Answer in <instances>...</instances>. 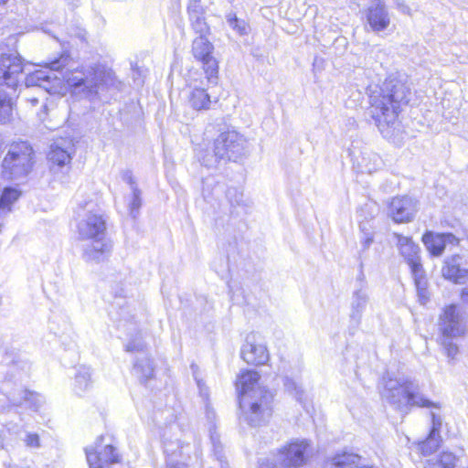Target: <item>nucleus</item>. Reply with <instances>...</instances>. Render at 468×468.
<instances>
[{
    "label": "nucleus",
    "mask_w": 468,
    "mask_h": 468,
    "mask_svg": "<svg viewBox=\"0 0 468 468\" xmlns=\"http://www.w3.org/2000/svg\"><path fill=\"white\" fill-rule=\"evenodd\" d=\"M373 159L375 162L379 160V158L377 155H373Z\"/></svg>",
    "instance_id": "53"
},
{
    "label": "nucleus",
    "mask_w": 468,
    "mask_h": 468,
    "mask_svg": "<svg viewBox=\"0 0 468 468\" xmlns=\"http://www.w3.org/2000/svg\"><path fill=\"white\" fill-rule=\"evenodd\" d=\"M374 172H376L375 167L369 164L362 165V169L359 171V173H361V174H368V175H370Z\"/></svg>",
    "instance_id": "45"
},
{
    "label": "nucleus",
    "mask_w": 468,
    "mask_h": 468,
    "mask_svg": "<svg viewBox=\"0 0 468 468\" xmlns=\"http://www.w3.org/2000/svg\"><path fill=\"white\" fill-rule=\"evenodd\" d=\"M309 443L307 441H294L280 449L277 459L281 465L286 467H299L305 463Z\"/></svg>",
    "instance_id": "13"
},
{
    "label": "nucleus",
    "mask_w": 468,
    "mask_h": 468,
    "mask_svg": "<svg viewBox=\"0 0 468 468\" xmlns=\"http://www.w3.org/2000/svg\"><path fill=\"white\" fill-rule=\"evenodd\" d=\"M68 60L69 56L61 55L59 58L51 61L48 67L29 73L25 79L26 86L39 87L48 93H58L66 81L75 91H82L91 97L113 85V72L100 66L62 74L60 70L67 65Z\"/></svg>",
    "instance_id": "1"
},
{
    "label": "nucleus",
    "mask_w": 468,
    "mask_h": 468,
    "mask_svg": "<svg viewBox=\"0 0 468 468\" xmlns=\"http://www.w3.org/2000/svg\"><path fill=\"white\" fill-rule=\"evenodd\" d=\"M21 191L16 187L6 186L0 196V217L5 216L12 210V205L18 200Z\"/></svg>",
    "instance_id": "24"
},
{
    "label": "nucleus",
    "mask_w": 468,
    "mask_h": 468,
    "mask_svg": "<svg viewBox=\"0 0 468 468\" xmlns=\"http://www.w3.org/2000/svg\"><path fill=\"white\" fill-rule=\"evenodd\" d=\"M114 294L116 297H124L125 296L124 291L122 288L120 291H115Z\"/></svg>",
    "instance_id": "51"
},
{
    "label": "nucleus",
    "mask_w": 468,
    "mask_h": 468,
    "mask_svg": "<svg viewBox=\"0 0 468 468\" xmlns=\"http://www.w3.org/2000/svg\"><path fill=\"white\" fill-rule=\"evenodd\" d=\"M27 101L32 106H36L38 103V99L36 97L29 98Z\"/></svg>",
    "instance_id": "50"
},
{
    "label": "nucleus",
    "mask_w": 468,
    "mask_h": 468,
    "mask_svg": "<svg viewBox=\"0 0 468 468\" xmlns=\"http://www.w3.org/2000/svg\"><path fill=\"white\" fill-rule=\"evenodd\" d=\"M42 108H43V111L41 112H37V115L40 120H44V116L46 115V111H47V105L43 104Z\"/></svg>",
    "instance_id": "49"
},
{
    "label": "nucleus",
    "mask_w": 468,
    "mask_h": 468,
    "mask_svg": "<svg viewBox=\"0 0 468 468\" xmlns=\"http://www.w3.org/2000/svg\"><path fill=\"white\" fill-rule=\"evenodd\" d=\"M241 357L246 363L254 366L264 365L269 360V351L260 335L250 333L246 336L241 347Z\"/></svg>",
    "instance_id": "12"
},
{
    "label": "nucleus",
    "mask_w": 468,
    "mask_h": 468,
    "mask_svg": "<svg viewBox=\"0 0 468 468\" xmlns=\"http://www.w3.org/2000/svg\"><path fill=\"white\" fill-rule=\"evenodd\" d=\"M191 368H192V371H193L194 378H195V379L197 381V387L199 388L200 394L203 397H207V388L205 383L201 379H199L198 377H197V367H196L195 365H192Z\"/></svg>",
    "instance_id": "42"
},
{
    "label": "nucleus",
    "mask_w": 468,
    "mask_h": 468,
    "mask_svg": "<svg viewBox=\"0 0 468 468\" xmlns=\"http://www.w3.org/2000/svg\"><path fill=\"white\" fill-rule=\"evenodd\" d=\"M110 250L111 245L104 241V239L93 240L91 245L85 248L83 259L89 262L99 263L107 258Z\"/></svg>",
    "instance_id": "23"
},
{
    "label": "nucleus",
    "mask_w": 468,
    "mask_h": 468,
    "mask_svg": "<svg viewBox=\"0 0 468 468\" xmlns=\"http://www.w3.org/2000/svg\"><path fill=\"white\" fill-rule=\"evenodd\" d=\"M214 47L207 37H197L192 43V54L202 64L207 84L216 85L218 80V62L212 55Z\"/></svg>",
    "instance_id": "8"
},
{
    "label": "nucleus",
    "mask_w": 468,
    "mask_h": 468,
    "mask_svg": "<svg viewBox=\"0 0 468 468\" xmlns=\"http://www.w3.org/2000/svg\"><path fill=\"white\" fill-rule=\"evenodd\" d=\"M144 345L141 340H134L128 343L125 346L127 352H138L132 374L139 380L141 384L145 385L154 377V364L149 355L144 350Z\"/></svg>",
    "instance_id": "11"
},
{
    "label": "nucleus",
    "mask_w": 468,
    "mask_h": 468,
    "mask_svg": "<svg viewBox=\"0 0 468 468\" xmlns=\"http://www.w3.org/2000/svg\"><path fill=\"white\" fill-rule=\"evenodd\" d=\"M367 21L374 32L387 29L390 24V17L386 5L381 2L370 5L367 11Z\"/></svg>",
    "instance_id": "21"
},
{
    "label": "nucleus",
    "mask_w": 468,
    "mask_h": 468,
    "mask_svg": "<svg viewBox=\"0 0 468 468\" xmlns=\"http://www.w3.org/2000/svg\"><path fill=\"white\" fill-rule=\"evenodd\" d=\"M127 183L130 185L133 191V195L128 205L130 215L133 218H136L142 207V191L136 186L133 177H128Z\"/></svg>",
    "instance_id": "28"
},
{
    "label": "nucleus",
    "mask_w": 468,
    "mask_h": 468,
    "mask_svg": "<svg viewBox=\"0 0 468 468\" xmlns=\"http://www.w3.org/2000/svg\"><path fill=\"white\" fill-rule=\"evenodd\" d=\"M106 222L101 215L89 213L84 219L78 224V233L82 239H104Z\"/></svg>",
    "instance_id": "14"
},
{
    "label": "nucleus",
    "mask_w": 468,
    "mask_h": 468,
    "mask_svg": "<svg viewBox=\"0 0 468 468\" xmlns=\"http://www.w3.org/2000/svg\"><path fill=\"white\" fill-rule=\"evenodd\" d=\"M420 303L425 304L430 299V293L427 288L417 290Z\"/></svg>",
    "instance_id": "44"
},
{
    "label": "nucleus",
    "mask_w": 468,
    "mask_h": 468,
    "mask_svg": "<svg viewBox=\"0 0 468 468\" xmlns=\"http://www.w3.org/2000/svg\"><path fill=\"white\" fill-rule=\"evenodd\" d=\"M167 466L169 468H184V465L182 463H172L170 461H167Z\"/></svg>",
    "instance_id": "48"
},
{
    "label": "nucleus",
    "mask_w": 468,
    "mask_h": 468,
    "mask_svg": "<svg viewBox=\"0 0 468 468\" xmlns=\"http://www.w3.org/2000/svg\"><path fill=\"white\" fill-rule=\"evenodd\" d=\"M455 337H440V344L442 346L445 355L450 359H454L459 353V347L452 342Z\"/></svg>",
    "instance_id": "36"
},
{
    "label": "nucleus",
    "mask_w": 468,
    "mask_h": 468,
    "mask_svg": "<svg viewBox=\"0 0 468 468\" xmlns=\"http://www.w3.org/2000/svg\"><path fill=\"white\" fill-rule=\"evenodd\" d=\"M283 386L285 390L292 395L297 401L304 406L305 403V393L302 386L292 378L288 377L283 379Z\"/></svg>",
    "instance_id": "30"
},
{
    "label": "nucleus",
    "mask_w": 468,
    "mask_h": 468,
    "mask_svg": "<svg viewBox=\"0 0 468 468\" xmlns=\"http://www.w3.org/2000/svg\"><path fill=\"white\" fill-rule=\"evenodd\" d=\"M35 152L26 141L13 142L8 145L7 153L2 161L4 174L10 176H27L33 171Z\"/></svg>",
    "instance_id": "6"
},
{
    "label": "nucleus",
    "mask_w": 468,
    "mask_h": 468,
    "mask_svg": "<svg viewBox=\"0 0 468 468\" xmlns=\"http://www.w3.org/2000/svg\"><path fill=\"white\" fill-rule=\"evenodd\" d=\"M22 73L23 66L19 58L0 56V122L8 121L12 113L11 94L4 88L15 91Z\"/></svg>",
    "instance_id": "5"
},
{
    "label": "nucleus",
    "mask_w": 468,
    "mask_h": 468,
    "mask_svg": "<svg viewBox=\"0 0 468 468\" xmlns=\"http://www.w3.org/2000/svg\"><path fill=\"white\" fill-rule=\"evenodd\" d=\"M218 156L236 162L246 155L249 145L246 137L234 129L221 132L214 141Z\"/></svg>",
    "instance_id": "7"
},
{
    "label": "nucleus",
    "mask_w": 468,
    "mask_h": 468,
    "mask_svg": "<svg viewBox=\"0 0 468 468\" xmlns=\"http://www.w3.org/2000/svg\"><path fill=\"white\" fill-rule=\"evenodd\" d=\"M367 159L365 157L362 158V163H365Z\"/></svg>",
    "instance_id": "56"
},
{
    "label": "nucleus",
    "mask_w": 468,
    "mask_h": 468,
    "mask_svg": "<svg viewBox=\"0 0 468 468\" xmlns=\"http://www.w3.org/2000/svg\"><path fill=\"white\" fill-rule=\"evenodd\" d=\"M6 427H7L8 431H10V432H13V433L18 432V427L16 425L9 424V425H6Z\"/></svg>",
    "instance_id": "47"
},
{
    "label": "nucleus",
    "mask_w": 468,
    "mask_h": 468,
    "mask_svg": "<svg viewBox=\"0 0 468 468\" xmlns=\"http://www.w3.org/2000/svg\"><path fill=\"white\" fill-rule=\"evenodd\" d=\"M227 197L232 205L243 206L245 207H250V201L249 199H244L243 193L238 192L235 188L228 189Z\"/></svg>",
    "instance_id": "37"
},
{
    "label": "nucleus",
    "mask_w": 468,
    "mask_h": 468,
    "mask_svg": "<svg viewBox=\"0 0 468 468\" xmlns=\"http://www.w3.org/2000/svg\"><path fill=\"white\" fill-rule=\"evenodd\" d=\"M431 429L430 434L435 435V436H440V430L442 425V419H441V415L436 414L434 412H431Z\"/></svg>",
    "instance_id": "41"
},
{
    "label": "nucleus",
    "mask_w": 468,
    "mask_h": 468,
    "mask_svg": "<svg viewBox=\"0 0 468 468\" xmlns=\"http://www.w3.org/2000/svg\"><path fill=\"white\" fill-rule=\"evenodd\" d=\"M226 19L229 27H232L240 36L249 34V24L244 20L239 19L235 13L228 14L226 16Z\"/></svg>",
    "instance_id": "33"
},
{
    "label": "nucleus",
    "mask_w": 468,
    "mask_h": 468,
    "mask_svg": "<svg viewBox=\"0 0 468 468\" xmlns=\"http://www.w3.org/2000/svg\"><path fill=\"white\" fill-rule=\"evenodd\" d=\"M259 378L255 370H245L236 382L239 408L244 410L245 419L251 427L261 426L271 415L273 395L262 388H255Z\"/></svg>",
    "instance_id": "2"
},
{
    "label": "nucleus",
    "mask_w": 468,
    "mask_h": 468,
    "mask_svg": "<svg viewBox=\"0 0 468 468\" xmlns=\"http://www.w3.org/2000/svg\"><path fill=\"white\" fill-rule=\"evenodd\" d=\"M75 145L70 138H58L50 145L48 159L52 164L64 166L70 163Z\"/></svg>",
    "instance_id": "17"
},
{
    "label": "nucleus",
    "mask_w": 468,
    "mask_h": 468,
    "mask_svg": "<svg viewBox=\"0 0 468 468\" xmlns=\"http://www.w3.org/2000/svg\"><path fill=\"white\" fill-rule=\"evenodd\" d=\"M8 0H0V5H4L6 4Z\"/></svg>",
    "instance_id": "52"
},
{
    "label": "nucleus",
    "mask_w": 468,
    "mask_h": 468,
    "mask_svg": "<svg viewBox=\"0 0 468 468\" xmlns=\"http://www.w3.org/2000/svg\"><path fill=\"white\" fill-rule=\"evenodd\" d=\"M203 85L204 81L197 79H192L189 82V86L192 88L189 94V103L197 111L207 110L211 104L210 96L207 93L206 88L202 87Z\"/></svg>",
    "instance_id": "22"
},
{
    "label": "nucleus",
    "mask_w": 468,
    "mask_h": 468,
    "mask_svg": "<svg viewBox=\"0 0 468 468\" xmlns=\"http://www.w3.org/2000/svg\"><path fill=\"white\" fill-rule=\"evenodd\" d=\"M356 468H373V467H372V466H367V465H365V466L356 467Z\"/></svg>",
    "instance_id": "54"
},
{
    "label": "nucleus",
    "mask_w": 468,
    "mask_h": 468,
    "mask_svg": "<svg viewBox=\"0 0 468 468\" xmlns=\"http://www.w3.org/2000/svg\"><path fill=\"white\" fill-rule=\"evenodd\" d=\"M369 294L367 289L361 286L354 291L350 303V324L354 327H357L362 320L363 314L369 303Z\"/></svg>",
    "instance_id": "19"
},
{
    "label": "nucleus",
    "mask_w": 468,
    "mask_h": 468,
    "mask_svg": "<svg viewBox=\"0 0 468 468\" xmlns=\"http://www.w3.org/2000/svg\"><path fill=\"white\" fill-rule=\"evenodd\" d=\"M360 456L356 453L344 452L337 453L332 458V464L336 468H347L358 463Z\"/></svg>",
    "instance_id": "29"
},
{
    "label": "nucleus",
    "mask_w": 468,
    "mask_h": 468,
    "mask_svg": "<svg viewBox=\"0 0 468 468\" xmlns=\"http://www.w3.org/2000/svg\"><path fill=\"white\" fill-rule=\"evenodd\" d=\"M398 239L397 245L399 247L401 256L410 266V270L422 266L420 256V247L410 237H405L400 234L395 233Z\"/></svg>",
    "instance_id": "20"
},
{
    "label": "nucleus",
    "mask_w": 468,
    "mask_h": 468,
    "mask_svg": "<svg viewBox=\"0 0 468 468\" xmlns=\"http://www.w3.org/2000/svg\"><path fill=\"white\" fill-rule=\"evenodd\" d=\"M25 442L28 447H39V437L37 433H27L25 438Z\"/></svg>",
    "instance_id": "43"
},
{
    "label": "nucleus",
    "mask_w": 468,
    "mask_h": 468,
    "mask_svg": "<svg viewBox=\"0 0 468 468\" xmlns=\"http://www.w3.org/2000/svg\"><path fill=\"white\" fill-rule=\"evenodd\" d=\"M67 2H74L75 0H66Z\"/></svg>",
    "instance_id": "57"
},
{
    "label": "nucleus",
    "mask_w": 468,
    "mask_h": 468,
    "mask_svg": "<svg viewBox=\"0 0 468 468\" xmlns=\"http://www.w3.org/2000/svg\"><path fill=\"white\" fill-rule=\"evenodd\" d=\"M360 244H361V252L367 250L374 241V233L372 231V227L368 225V222H361L360 223Z\"/></svg>",
    "instance_id": "32"
},
{
    "label": "nucleus",
    "mask_w": 468,
    "mask_h": 468,
    "mask_svg": "<svg viewBox=\"0 0 468 468\" xmlns=\"http://www.w3.org/2000/svg\"><path fill=\"white\" fill-rule=\"evenodd\" d=\"M463 257L452 255L445 260L441 269L442 276L454 283L463 284L468 281V269L463 268Z\"/></svg>",
    "instance_id": "18"
},
{
    "label": "nucleus",
    "mask_w": 468,
    "mask_h": 468,
    "mask_svg": "<svg viewBox=\"0 0 468 468\" xmlns=\"http://www.w3.org/2000/svg\"><path fill=\"white\" fill-rule=\"evenodd\" d=\"M461 296H462L463 301L468 303V286L464 287L462 290Z\"/></svg>",
    "instance_id": "46"
},
{
    "label": "nucleus",
    "mask_w": 468,
    "mask_h": 468,
    "mask_svg": "<svg viewBox=\"0 0 468 468\" xmlns=\"http://www.w3.org/2000/svg\"><path fill=\"white\" fill-rule=\"evenodd\" d=\"M410 90L400 80H386L378 91L370 96L372 115L384 136L391 134L392 127L399 116L402 105L409 101Z\"/></svg>",
    "instance_id": "3"
},
{
    "label": "nucleus",
    "mask_w": 468,
    "mask_h": 468,
    "mask_svg": "<svg viewBox=\"0 0 468 468\" xmlns=\"http://www.w3.org/2000/svg\"><path fill=\"white\" fill-rule=\"evenodd\" d=\"M410 271H411V273H412V276L414 279L416 289L422 290L424 288H427V280L425 278V272H424L423 267L420 266V267L412 269Z\"/></svg>",
    "instance_id": "38"
},
{
    "label": "nucleus",
    "mask_w": 468,
    "mask_h": 468,
    "mask_svg": "<svg viewBox=\"0 0 468 468\" xmlns=\"http://www.w3.org/2000/svg\"><path fill=\"white\" fill-rule=\"evenodd\" d=\"M458 458L451 452H442L436 458L429 460L424 468H458Z\"/></svg>",
    "instance_id": "26"
},
{
    "label": "nucleus",
    "mask_w": 468,
    "mask_h": 468,
    "mask_svg": "<svg viewBox=\"0 0 468 468\" xmlns=\"http://www.w3.org/2000/svg\"><path fill=\"white\" fill-rule=\"evenodd\" d=\"M187 13H188L189 18H192V17L203 16L204 9L198 0H192V1H190L189 5L187 6Z\"/></svg>",
    "instance_id": "40"
},
{
    "label": "nucleus",
    "mask_w": 468,
    "mask_h": 468,
    "mask_svg": "<svg viewBox=\"0 0 468 468\" xmlns=\"http://www.w3.org/2000/svg\"><path fill=\"white\" fill-rule=\"evenodd\" d=\"M221 160H225L224 156H218L216 153V144H214L213 153L205 151L199 155V161L202 165L207 168L217 167Z\"/></svg>",
    "instance_id": "34"
},
{
    "label": "nucleus",
    "mask_w": 468,
    "mask_h": 468,
    "mask_svg": "<svg viewBox=\"0 0 468 468\" xmlns=\"http://www.w3.org/2000/svg\"><path fill=\"white\" fill-rule=\"evenodd\" d=\"M8 400L14 406H20L23 402H29L31 407L37 409L41 403V396L27 389H21L19 394H10Z\"/></svg>",
    "instance_id": "25"
},
{
    "label": "nucleus",
    "mask_w": 468,
    "mask_h": 468,
    "mask_svg": "<svg viewBox=\"0 0 468 468\" xmlns=\"http://www.w3.org/2000/svg\"><path fill=\"white\" fill-rule=\"evenodd\" d=\"M441 436H435L429 433L427 439L419 443V450L422 455L433 453L439 447Z\"/></svg>",
    "instance_id": "31"
},
{
    "label": "nucleus",
    "mask_w": 468,
    "mask_h": 468,
    "mask_svg": "<svg viewBox=\"0 0 468 468\" xmlns=\"http://www.w3.org/2000/svg\"><path fill=\"white\" fill-rule=\"evenodd\" d=\"M259 468H284L281 465V461L277 459V453L271 457H263L259 459Z\"/></svg>",
    "instance_id": "39"
},
{
    "label": "nucleus",
    "mask_w": 468,
    "mask_h": 468,
    "mask_svg": "<svg viewBox=\"0 0 468 468\" xmlns=\"http://www.w3.org/2000/svg\"><path fill=\"white\" fill-rule=\"evenodd\" d=\"M416 211V201L408 196L394 197L389 205V214L399 223L411 221Z\"/></svg>",
    "instance_id": "15"
},
{
    "label": "nucleus",
    "mask_w": 468,
    "mask_h": 468,
    "mask_svg": "<svg viewBox=\"0 0 468 468\" xmlns=\"http://www.w3.org/2000/svg\"><path fill=\"white\" fill-rule=\"evenodd\" d=\"M422 241L429 252L434 257L442 255L447 244L452 246L459 244V239L452 233H435L432 231H426L422 236Z\"/></svg>",
    "instance_id": "16"
},
{
    "label": "nucleus",
    "mask_w": 468,
    "mask_h": 468,
    "mask_svg": "<svg viewBox=\"0 0 468 468\" xmlns=\"http://www.w3.org/2000/svg\"><path fill=\"white\" fill-rule=\"evenodd\" d=\"M189 20L193 30L199 35L198 37H207V35L209 34L210 29L206 22L204 15L189 18Z\"/></svg>",
    "instance_id": "35"
},
{
    "label": "nucleus",
    "mask_w": 468,
    "mask_h": 468,
    "mask_svg": "<svg viewBox=\"0 0 468 468\" xmlns=\"http://www.w3.org/2000/svg\"><path fill=\"white\" fill-rule=\"evenodd\" d=\"M90 203L86 202L84 206H81L83 208H85Z\"/></svg>",
    "instance_id": "55"
},
{
    "label": "nucleus",
    "mask_w": 468,
    "mask_h": 468,
    "mask_svg": "<svg viewBox=\"0 0 468 468\" xmlns=\"http://www.w3.org/2000/svg\"><path fill=\"white\" fill-rule=\"evenodd\" d=\"M90 370L86 367H80L75 376L74 390L77 394L85 392L91 387Z\"/></svg>",
    "instance_id": "27"
},
{
    "label": "nucleus",
    "mask_w": 468,
    "mask_h": 468,
    "mask_svg": "<svg viewBox=\"0 0 468 468\" xmlns=\"http://www.w3.org/2000/svg\"><path fill=\"white\" fill-rule=\"evenodd\" d=\"M380 385L381 398L400 411L407 412L412 407L441 409L439 402L430 400L420 392L419 382L411 378H394L386 373Z\"/></svg>",
    "instance_id": "4"
},
{
    "label": "nucleus",
    "mask_w": 468,
    "mask_h": 468,
    "mask_svg": "<svg viewBox=\"0 0 468 468\" xmlns=\"http://www.w3.org/2000/svg\"><path fill=\"white\" fill-rule=\"evenodd\" d=\"M104 436H100L94 446L85 449L90 468H110L120 462V455L112 444H103Z\"/></svg>",
    "instance_id": "10"
},
{
    "label": "nucleus",
    "mask_w": 468,
    "mask_h": 468,
    "mask_svg": "<svg viewBox=\"0 0 468 468\" xmlns=\"http://www.w3.org/2000/svg\"><path fill=\"white\" fill-rule=\"evenodd\" d=\"M440 337H461L466 332V322L463 313L457 304L444 306L438 319Z\"/></svg>",
    "instance_id": "9"
}]
</instances>
